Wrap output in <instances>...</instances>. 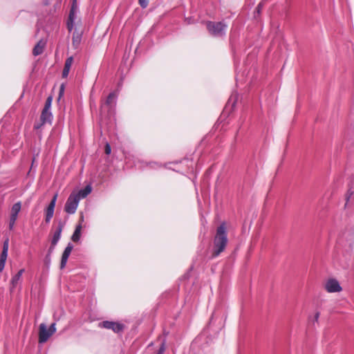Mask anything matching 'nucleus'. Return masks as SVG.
Instances as JSON below:
<instances>
[{
  "mask_svg": "<svg viewBox=\"0 0 354 354\" xmlns=\"http://www.w3.org/2000/svg\"><path fill=\"white\" fill-rule=\"evenodd\" d=\"M228 243L227 230L225 222L217 227L213 239V248L211 258L214 259L223 252Z\"/></svg>",
  "mask_w": 354,
  "mask_h": 354,
  "instance_id": "f257e3e1",
  "label": "nucleus"
},
{
  "mask_svg": "<svg viewBox=\"0 0 354 354\" xmlns=\"http://www.w3.org/2000/svg\"><path fill=\"white\" fill-rule=\"evenodd\" d=\"M226 28L227 25L222 21H208L207 23V29L208 30L209 32L214 37L224 35L225 33Z\"/></svg>",
  "mask_w": 354,
  "mask_h": 354,
  "instance_id": "f03ea898",
  "label": "nucleus"
},
{
  "mask_svg": "<svg viewBox=\"0 0 354 354\" xmlns=\"http://www.w3.org/2000/svg\"><path fill=\"white\" fill-rule=\"evenodd\" d=\"M55 332V323L52 324L48 328L45 324H41L39 327V342L41 344L46 342Z\"/></svg>",
  "mask_w": 354,
  "mask_h": 354,
  "instance_id": "7ed1b4c3",
  "label": "nucleus"
},
{
  "mask_svg": "<svg viewBox=\"0 0 354 354\" xmlns=\"http://www.w3.org/2000/svg\"><path fill=\"white\" fill-rule=\"evenodd\" d=\"M21 209V202H17L11 207L8 216V228L12 230L15 227V223L18 218L19 214Z\"/></svg>",
  "mask_w": 354,
  "mask_h": 354,
  "instance_id": "20e7f679",
  "label": "nucleus"
},
{
  "mask_svg": "<svg viewBox=\"0 0 354 354\" xmlns=\"http://www.w3.org/2000/svg\"><path fill=\"white\" fill-rule=\"evenodd\" d=\"M80 200L76 194L71 193L66 202L64 206L65 212L70 214H75L77 209Z\"/></svg>",
  "mask_w": 354,
  "mask_h": 354,
  "instance_id": "39448f33",
  "label": "nucleus"
},
{
  "mask_svg": "<svg viewBox=\"0 0 354 354\" xmlns=\"http://www.w3.org/2000/svg\"><path fill=\"white\" fill-rule=\"evenodd\" d=\"M117 94L115 92L111 93L107 97L105 102L102 104V112H111L116 103Z\"/></svg>",
  "mask_w": 354,
  "mask_h": 354,
  "instance_id": "423d86ee",
  "label": "nucleus"
},
{
  "mask_svg": "<svg viewBox=\"0 0 354 354\" xmlns=\"http://www.w3.org/2000/svg\"><path fill=\"white\" fill-rule=\"evenodd\" d=\"M99 328H104L106 329L112 330L115 333H119L122 331L124 328L123 324L115 322H110V321H104L100 322L98 324Z\"/></svg>",
  "mask_w": 354,
  "mask_h": 354,
  "instance_id": "0eeeda50",
  "label": "nucleus"
},
{
  "mask_svg": "<svg viewBox=\"0 0 354 354\" xmlns=\"http://www.w3.org/2000/svg\"><path fill=\"white\" fill-rule=\"evenodd\" d=\"M77 12V6L76 4V0H73L71 9L69 13L68 21H67V28L69 32L72 31L73 28L74 21L76 18V14Z\"/></svg>",
  "mask_w": 354,
  "mask_h": 354,
  "instance_id": "6e6552de",
  "label": "nucleus"
},
{
  "mask_svg": "<svg viewBox=\"0 0 354 354\" xmlns=\"http://www.w3.org/2000/svg\"><path fill=\"white\" fill-rule=\"evenodd\" d=\"M325 288L328 292H338L342 290V287L335 279H330L325 285Z\"/></svg>",
  "mask_w": 354,
  "mask_h": 354,
  "instance_id": "1a4fd4ad",
  "label": "nucleus"
},
{
  "mask_svg": "<svg viewBox=\"0 0 354 354\" xmlns=\"http://www.w3.org/2000/svg\"><path fill=\"white\" fill-rule=\"evenodd\" d=\"M73 249V245L71 243H68L66 248H65L61 259L60 268L63 269L67 263L68 257L70 256L71 251Z\"/></svg>",
  "mask_w": 354,
  "mask_h": 354,
  "instance_id": "9d476101",
  "label": "nucleus"
},
{
  "mask_svg": "<svg viewBox=\"0 0 354 354\" xmlns=\"http://www.w3.org/2000/svg\"><path fill=\"white\" fill-rule=\"evenodd\" d=\"M165 345H166V339H163L161 341L159 348L158 349H156V351L151 352L153 350V348H151L153 346V344L151 343L147 347V351L146 354H163L165 353V348H166Z\"/></svg>",
  "mask_w": 354,
  "mask_h": 354,
  "instance_id": "9b49d317",
  "label": "nucleus"
},
{
  "mask_svg": "<svg viewBox=\"0 0 354 354\" xmlns=\"http://www.w3.org/2000/svg\"><path fill=\"white\" fill-rule=\"evenodd\" d=\"M92 192V187L90 185H86L84 189L79 191H73L72 193H75L78 196L79 200L86 198Z\"/></svg>",
  "mask_w": 354,
  "mask_h": 354,
  "instance_id": "f8f14e48",
  "label": "nucleus"
},
{
  "mask_svg": "<svg viewBox=\"0 0 354 354\" xmlns=\"http://www.w3.org/2000/svg\"><path fill=\"white\" fill-rule=\"evenodd\" d=\"M62 228H63V225L62 223H59V225H58L57 229L55 230V232L53 234V239H52V241H51L52 245H56L57 243H58V241H59V240L60 239V237H61V234H62Z\"/></svg>",
  "mask_w": 354,
  "mask_h": 354,
  "instance_id": "ddd939ff",
  "label": "nucleus"
},
{
  "mask_svg": "<svg viewBox=\"0 0 354 354\" xmlns=\"http://www.w3.org/2000/svg\"><path fill=\"white\" fill-rule=\"evenodd\" d=\"M24 272V269H21L13 277L11 280V290H12L21 280V276Z\"/></svg>",
  "mask_w": 354,
  "mask_h": 354,
  "instance_id": "4468645a",
  "label": "nucleus"
},
{
  "mask_svg": "<svg viewBox=\"0 0 354 354\" xmlns=\"http://www.w3.org/2000/svg\"><path fill=\"white\" fill-rule=\"evenodd\" d=\"M73 62V57H69L65 62L64 68L62 73L63 77H66L69 73L71 65Z\"/></svg>",
  "mask_w": 354,
  "mask_h": 354,
  "instance_id": "2eb2a0df",
  "label": "nucleus"
},
{
  "mask_svg": "<svg viewBox=\"0 0 354 354\" xmlns=\"http://www.w3.org/2000/svg\"><path fill=\"white\" fill-rule=\"evenodd\" d=\"M82 225L81 223H79L76 225L75 230L71 236V239L74 242H77L80 241L82 234Z\"/></svg>",
  "mask_w": 354,
  "mask_h": 354,
  "instance_id": "dca6fc26",
  "label": "nucleus"
},
{
  "mask_svg": "<svg viewBox=\"0 0 354 354\" xmlns=\"http://www.w3.org/2000/svg\"><path fill=\"white\" fill-rule=\"evenodd\" d=\"M82 34L77 30L74 31L72 38V44L74 48H77L81 42Z\"/></svg>",
  "mask_w": 354,
  "mask_h": 354,
  "instance_id": "f3484780",
  "label": "nucleus"
},
{
  "mask_svg": "<svg viewBox=\"0 0 354 354\" xmlns=\"http://www.w3.org/2000/svg\"><path fill=\"white\" fill-rule=\"evenodd\" d=\"M46 46V42L44 40H40L37 45L33 48V54L34 55H39L42 53L44 47Z\"/></svg>",
  "mask_w": 354,
  "mask_h": 354,
  "instance_id": "a211bd4d",
  "label": "nucleus"
},
{
  "mask_svg": "<svg viewBox=\"0 0 354 354\" xmlns=\"http://www.w3.org/2000/svg\"><path fill=\"white\" fill-rule=\"evenodd\" d=\"M52 119V113L50 110H43L41 115V120L43 124L50 122Z\"/></svg>",
  "mask_w": 354,
  "mask_h": 354,
  "instance_id": "6ab92c4d",
  "label": "nucleus"
},
{
  "mask_svg": "<svg viewBox=\"0 0 354 354\" xmlns=\"http://www.w3.org/2000/svg\"><path fill=\"white\" fill-rule=\"evenodd\" d=\"M55 207L49 205L45 211V221L49 223L54 214Z\"/></svg>",
  "mask_w": 354,
  "mask_h": 354,
  "instance_id": "aec40b11",
  "label": "nucleus"
},
{
  "mask_svg": "<svg viewBox=\"0 0 354 354\" xmlns=\"http://www.w3.org/2000/svg\"><path fill=\"white\" fill-rule=\"evenodd\" d=\"M52 103V97H48L46 101L45 106L43 110H50Z\"/></svg>",
  "mask_w": 354,
  "mask_h": 354,
  "instance_id": "412c9836",
  "label": "nucleus"
},
{
  "mask_svg": "<svg viewBox=\"0 0 354 354\" xmlns=\"http://www.w3.org/2000/svg\"><path fill=\"white\" fill-rule=\"evenodd\" d=\"M138 2L142 8H145L148 6L149 0H139Z\"/></svg>",
  "mask_w": 354,
  "mask_h": 354,
  "instance_id": "4be33fe9",
  "label": "nucleus"
},
{
  "mask_svg": "<svg viewBox=\"0 0 354 354\" xmlns=\"http://www.w3.org/2000/svg\"><path fill=\"white\" fill-rule=\"evenodd\" d=\"M8 251H3V250H2V252H1V257H0V260L6 261L7 257H8Z\"/></svg>",
  "mask_w": 354,
  "mask_h": 354,
  "instance_id": "5701e85b",
  "label": "nucleus"
},
{
  "mask_svg": "<svg viewBox=\"0 0 354 354\" xmlns=\"http://www.w3.org/2000/svg\"><path fill=\"white\" fill-rule=\"evenodd\" d=\"M57 194H55L53 196V198H52L49 205H51V206H53V207H55V204H56V201H57Z\"/></svg>",
  "mask_w": 354,
  "mask_h": 354,
  "instance_id": "b1692460",
  "label": "nucleus"
},
{
  "mask_svg": "<svg viewBox=\"0 0 354 354\" xmlns=\"http://www.w3.org/2000/svg\"><path fill=\"white\" fill-rule=\"evenodd\" d=\"M8 247H9V241H8V239H6L3 243L2 250L8 251Z\"/></svg>",
  "mask_w": 354,
  "mask_h": 354,
  "instance_id": "393cba45",
  "label": "nucleus"
},
{
  "mask_svg": "<svg viewBox=\"0 0 354 354\" xmlns=\"http://www.w3.org/2000/svg\"><path fill=\"white\" fill-rule=\"evenodd\" d=\"M104 151H105V153L107 154V155L110 154L111 152V148L110 145L108 143H106V145H105Z\"/></svg>",
  "mask_w": 354,
  "mask_h": 354,
  "instance_id": "a878e982",
  "label": "nucleus"
},
{
  "mask_svg": "<svg viewBox=\"0 0 354 354\" xmlns=\"http://www.w3.org/2000/svg\"><path fill=\"white\" fill-rule=\"evenodd\" d=\"M6 261L0 260V272L3 270Z\"/></svg>",
  "mask_w": 354,
  "mask_h": 354,
  "instance_id": "bb28decb",
  "label": "nucleus"
},
{
  "mask_svg": "<svg viewBox=\"0 0 354 354\" xmlns=\"http://www.w3.org/2000/svg\"><path fill=\"white\" fill-rule=\"evenodd\" d=\"M261 8H262V4L260 3L258 4L257 7L256 8V10L258 13H260Z\"/></svg>",
  "mask_w": 354,
  "mask_h": 354,
  "instance_id": "cd10ccee",
  "label": "nucleus"
},
{
  "mask_svg": "<svg viewBox=\"0 0 354 354\" xmlns=\"http://www.w3.org/2000/svg\"><path fill=\"white\" fill-rule=\"evenodd\" d=\"M319 313H316L315 315V322H317L318 321V319H319Z\"/></svg>",
  "mask_w": 354,
  "mask_h": 354,
  "instance_id": "c85d7f7f",
  "label": "nucleus"
},
{
  "mask_svg": "<svg viewBox=\"0 0 354 354\" xmlns=\"http://www.w3.org/2000/svg\"><path fill=\"white\" fill-rule=\"evenodd\" d=\"M55 247V245H53L51 244V245H50V247L49 248V251H48L49 253H50V252H52L53 251Z\"/></svg>",
  "mask_w": 354,
  "mask_h": 354,
  "instance_id": "c756f323",
  "label": "nucleus"
},
{
  "mask_svg": "<svg viewBox=\"0 0 354 354\" xmlns=\"http://www.w3.org/2000/svg\"><path fill=\"white\" fill-rule=\"evenodd\" d=\"M83 221H84V216H83V215H82V216H81V217H80V223H81V224H82V222Z\"/></svg>",
  "mask_w": 354,
  "mask_h": 354,
  "instance_id": "7c9ffc66",
  "label": "nucleus"
},
{
  "mask_svg": "<svg viewBox=\"0 0 354 354\" xmlns=\"http://www.w3.org/2000/svg\"><path fill=\"white\" fill-rule=\"evenodd\" d=\"M235 104H236V100H234L232 104V106H235Z\"/></svg>",
  "mask_w": 354,
  "mask_h": 354,
  "instance_id": "2f4dec72",
  "label": "nucleus"
},
{
  "mask_svg": "<svg viewBox=\"0 0 354 354\" xmlns=\"http://www.w3.org/2000/svg\"><path fill=\"white\" fill-rule=\"evenodd\" d=\"M212 319H213V315H212V317H211V319L209 320V324H211L212 322Z\"/></svg>",
  "mask_w": 354,
  "mask_h": 354,
  "instance_id": "473e14b6",
  "label": "nucleus"
},
{
  "mask_svg": "<svg viewBox=\"0 0 354 354\" xmlns=\"http://www.w3.org/2000/svg\"><path fill=\"white\" fill-rule=\"evenodd\" d=\"M63 90H64V88H63V85H62L61 87V89H60V92L62 93L63 91Z\"/></svg>",
  "mask_w": 354,
  "mask_h": 354,
  "instance_id": "72a5a7b5",
  "label": "nucleus"
}]
</instances>
